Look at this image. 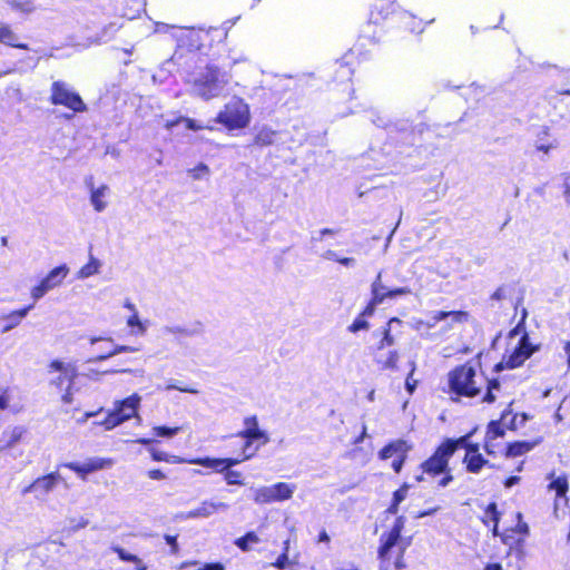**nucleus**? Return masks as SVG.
Instances as JSON below:
<instances>
[{
    "mask_svg": "<svg viewBox=\"0 0 570 570\" xmlns=\"http://www.w3.org/2000/svg\"><path fill=\"white\" fill-rule=\"evenodd\" d=\"M228 81L227 72L209 65L190 81L191 92L204 100H209L220 96Z\"/></svg>",
    "mask_w": 570,
    "mask_h": 570,
    "instance_id": "f257e3e1",
    "label": "nucleus"
},
{
    "mask_svg": "<svg viewBox=\"0 0 570 570\" xmlns=\"http://www.w3.org/2000/svg\"><path fill=\"white\" fill-rule=\"evenodd\" d=\"M449 386L454 394L466 397H473L481 391L475 382V370L466 364L449 373Z\"/></svg>",
    "mask_w": 570,
    "mask_h": 570,
    "instance_id": "f03ea898",
    "label": "nucleus"
},
{
    "mask_svg": "<svg viewBox=\"0 0 570 570\" xmlns=\"http://www.w3.org/2000/svg\"><path fill=\"white\" fill-rule=\"evenodd\" d=\"M250 120L248 105L240 98H233L218 112L216 121L228 129H242L248 126Z\"/></svg>",
    "mask_w": 570,
    "mask_h": 570,
    "instance_id": "7ed1b4c3",
    "label": "nucleus"
},
{
    "mask_svg": "<svg viewBox=\"0 0 570 570\" xmlns=\"http://www.w3.org/2000/svg\"><path fill=\"white\" fill-rule=\"evenodd\" d=\"M50 102L63 106L73 114L87 111V105L71 86L62 80L53 81L50 88Z\"/></svg>",
    "mask_w": 570,
    "mask_h": 570,
    "instance_id": "20e7f679",
    "label": "nucleus"
},
{
    "mask_svg": "<svg viewBox=\"0 0 570 570\" xmlns=\"http://www.w3.org/2000/svg\"><path fill=\"white\" fill-rule=\"evenodd\" d=\"M253 501L256 504H271L292 499L296 485L294 483L277 482L273 485L252 488Z\"/></svg>",
    "mask_w": 570,
    "mask_h": 570,
    "instance_id": "39448f33",
    "label": "nucleus"
},
{
    "mask_svg": "<svg viewBox=\"0 0 570 570\" xmlns=\"http://www.w3.org/2000/svg\"><path fill=\"white\" fill-rule=\"evenodd\" d=\"M140 403V396L132 394L129 397L116 402L115 409L108 416L100 423L106 430H111L122 422L136 415L137 409Z\"/></svg>",
    "mask_w": 570,
    "mask_h": 570,
    "instance_id": "423d86ee",
    "label": "nucleus"
},
{
    "mask_svg": "<svg viewBox=\"0 0 570 570\" xmlns=\"http://www.w3.org/2000/svg\"><path fill=\"white\" fill-rule=\"evenodd\" d=\"M199 48L198 39L193 32L185 33L178 39V46L171 61L179 67L189 68L191 61L197 57V50Z\"/></svg>",
    "mask_w": 570,
    "mask_h": 570,
    "instance_id": "0eeeda50",
    "label": "nucleus"
},
{
    "mask_svg": "<svg viewBox=\"0 0 570 570\" xmlns=\"http://www.w3.org/2000/svg\"><path fill=\"white\" fill-rule=\"evenodd\" d=\"M455 446L453 442H443L434 454L422 463L424 473L438 475L446 471L449 460L454 454Z\"/></svg>",
    "mask_w": 570,
    "mask_h": 570,
    "instance_id": "6e6552de",
    "label": "nucleus"
},
{
    "mask_svg": "<svg viewBox=\"0 0 570 570\" xmlns=\"http://www.w3.org/2000/svg\"><path fill=\"white\" fill-rule=\"evenodd\" d=\"M62 476L58 472L37 478L32 483L22 489V494L32 493L38 502H47L48 495L56 489Z\"/></svg>",
    "mask_w": 570,
    "mask_h": 570,
    "instance_id": "1a4fd4ad",
    "label": "nucleus"
},
{
    "mask_svg": "<svg viewBox=\"0 0 570 570\" xmlns=\"http://www.w3.org/2000/svg\"><path fill=\"white\" fill-rule=\"evenodd\" d=\"M69 268L66 264L55 267L49 274L40 282L39 285L31 289V297L38 301L43 297L49 291L59 286L67 277Z\"/></svg>",
    "mask_w": 570,
    "mask_h": 570,
    "instance_id": "9d476101",
    "label": "nucleus"
},
{
    "mask_svg": "<svg viewBox=\"0 0 570 570\" xmlns=\"http://www.w3.org/2000/svg\"><path fill=\"white\" fill-rule=\"evenodd\" d=\"M244 426V430L236 433V436L246 440L245 445L243 448V453L249 451L253 442L255 441H262V444H266L269 442V436L266 433V431L259 429L256 415L245 417Z\"/></svg>",
    "mask_w": 570,
    "mask_h": 570,
    "instance_id": "9b49d317",
    "label": "nucleus"
},
{
    "mask_svg": "<svg viewBox=\"0 0 570 570\" xmlns=\"http://www.w3.org/2000/svg\"><path fill=\"white\" fill-rule=\"evenodd\" d=\"M50 372L56 371L58 375L50 380V384L56 386L58 390H63L66 386L72 387L76 377L78 376V370L73 364H66L61 361H52L49 365Z\"/></svg>",
    "mask_w": 570,
    "mask_h": 570,
    "instance_id": "f8f14e48",
    "label": "nucleus"
},
{
    "mask_svg": "<svg viewBox=\"0 0 570 570\" xmlns=\"http://www.w3.org/2000/svg\"><path fill=\"white\" fill-rule=\"evenodd\" d=\"M404 528V518L399 517L391 530L387 533H384L381 535V546L379 548V557L380 559L385 562L389 561L391 558V551L394 547L397 546L401 532Z\"/></svg>",
    "mask_w": 570,
    "mask_h": 570,
    "instance_id": "ddd939ff",
    "label": "nucleus"
},
{
    "mask_svg": "<svg viewBox=\"0 0 570 570\" xmlns=\"http://www.w3.org/2000/svg\"><path fill=\"white\" fill-rule=\"evenodd\" d=\"M111 465H112V461L110 459H101V458H92L83 463L68 462V463L63 464V466L76 472L83 480L86 479L87 474L109 468Z\"/></svg>",
    "mask_w": 570,
    "mask_h": 570,
    "instance_id": "4468645a",
    "label": "nucleus"
},
{
    "mask_svg": "<svg viewBox=\"0 0 570 570\" xmlns=\"http://www.w3.org/2000/svg\"><path fill=\"white\" fill-rule=\"evenodd\" d=\"M229 509V504L220 501L205 500L194 510L183 513V519H206L212 517L216 512H225Z\"/></svg>",
    "mask_w": 570,
    "mask_h": 570,
    "instance_id": "2eb2a0df",
    "label": "nucleus"
},
{
    "mask_svg": "<svg viewBox=\"0 0 570 570\" xmlns=\"http://www.w3.org/2000/svg\"><path fill=\"white\" fill-rule=\"evenodd\" d=\"M533 353V348L529 342V337L524 334L520 341L518 346L513 350V352L507 357L505 366L509 368H514L520 366L527 358H529Z\"/></svg>",
    "mask_w": 570,
    "mask_h": 570,
    "instance_id": "dca6fc26",
    "label": "nucleus"
},
{
    "mask_svg": "<svg viewBox=\"0 0 570 570\" xmlns=\"http://www.w3.org/2000/svg\"><path fill=\"white\" fill-rule=\"evenodd\" d=\"M86 185L90 190V203L92 207L98 213L104 212L107 208L105 198L109 195V187L107 185L95 187L92 178L86 180Z\"/></svg>",
    "mask_w": 570,
    "mask_h": 570,
    "instance_id": "f3484780",
    "label": "nucleus"
},
{
    "mask_svg": "<svg viewBox=\"0 0 570 570\" xmlns=\"http://www.w3.org/2000/svg\"><path fill=\"white\" fill-rule=\"evenodd\" d=\"M384 289H385V285H383V283H382V272H380L371 285V293H372L371 302L367 304V306L364 308V311L360 314V316H362V317L371 316L374 313L375 307L384 302L381 296V291H384Z\"/></svg>",
    "mask_w": 570,
    "mask_h": 570,
    "instance_id": "a211bd4d",
    "label": "nucleus"
},
{
    "mask_svg": "<svg viewBox=\"0 0 570 570\" xmlns=\"http://www.w3.org/2000/svg\"><path fill=\"white\" fill-rule=\"evenodd\" d=\"M411 446L404 440H396L385 445L379 453L381 460H387L393 455H406Z\"/></svg>",
    "mask_w": 570,
    "mask_h": 570,
    "instance_id": "6ab92c4d",
    "label": "nucleus"
},
{
    "mask_svg": "<svg viewBox=\"0 0 570 570\" xmlns=\"http://www.w3.org/2000/svg\"><path fill=\"white\" fill-rule=\"evenodd\" d=\"M558 147V140L554 138H550L549 129L547 127L542 128L534 140V148L538 151L548 155L552 149Z\"/></svg>",
    "mask_w": 570,
    "mask_h": 570,
    "instance_id": "aec40b11",
    "label": "nucleus"
},
{
    "mask_svg": "<svg viewBox=\"0 0 570 570\" xmlns=\"http://www.w3.org/2000/svg\"><path fill=\"white\" fill-rule=\"evenodd\" d=\"M451 317L453 322L461 323L466 320L468 313L465 312H435L425 322L429 328L434 327L439 322Z\"/></svg>",
    "mask_w": 570,
    "mask_h": 570,
    "instance_id": "412c9836",
    "label": "nucleus"
},
{
    "mask_svg": "<svg viewBox=\"0 0 570 570\" xmlns=\"http://www.w3.org/2000/svg\"><path fill=\"white\" fill-rule=\"evenodd\" d=\"M19 37L13 32L10 26L0 22V43L9 47L28 49L26 43L18 42Z\"/></svg>",
    "mask_w": 570,
    "mask_h": 570,
    "instance_id": "4be33fe9",
    "label": "nucleus"
},
{
    "mask_svg": "<svg viewBox=\"0 0 570 570\" xmlns=\"http://www.w3.org/2000/svg\"><path fill=\"white\" fill-rule=\"evenodd\" d=\"M463 463L470 473H479L483 466L494 468V464L485 460L482 454H465Z\"/></svg>",
    "mask_w": 570,
    "mask_h": 570,
    "instance_id": "5701e85b",
    "label": "nucleus"
},
{
    "mask_svg": "<svg viewBox=\"0 0 570 570\" xmlns=\"http://www.w3.org/2000/svg\"><path fill=\"white\" fill-rule=\"evenodd\" d=\"M33 308V305L26 306L21 309L13 311L2 318L8 321V324L3 327L2 332L7 333L18 326L21 321L28 315V313Z\"/></svg>",
    "mask_w": 570,
    "mask_h": 570,
    "instance_id": "b1692460",
    "label": "nucleus"
},
{
    "mask_svg": "<svg viewBox=\"0 0 570 570\" xmlns=\"http://www.w3.org/2000/svg\"><path fill=\"white\" fill-rule=\"evenodd\" d=\"M193 464L202 465L204 468H209L215 470L217 473H222L224 475L226 471L225 461L224 459H216V458H199L196 460L190 461Z\"/></svg>",
    "mask_w": 570,
    "mask_h": 570,
    "instance_id": "393cba45",
    "label": "nucleus"
},
{
    "mask_svg": "<svg viewBox=\"0 0 570 570\" xmlns=\"http://www.w3.org/2000/svg\"><path fill=\"white\" fill-rule=\"evenodd\" d=\"M277 132L268 127H263L258 130L254 138V144L258 146H269L274 144Z\"/></svg>",
    "mask_w": 570,
    "mask_h": 570,
    "instance_id": "a878e982",
    "label": "nucleus"
},
{
    "mask_svg": "<svg viewBox=\"0 0 570 570\" xmlns=\"http://www.w3.org/2000/svg\"><path fill=\"white\" fill-rule=\"evenodd\" d=\"M101 263L99 259L90 255L89 262L78 272V278L83 279L99 273Z\"/></svg>",
    "mask_w": 570,
    "mask_h": 570,
    "instance_id": "bb28decb",
    "label": "nucleus"
},
{
    "mask_svg": "<svg viewBox=\"0 0 570 570\" xmlns=\"http://www.w3.org/2000/svg\"><path fill=\"white\" fill-rule=\"evenodd\" d=\"M376 363L381 365L382 370H397V362H399V353L397 351L393 350L390 351L386 355V357L377 356L375 358Z\"/></svg>",
    "mask_w": 570,
    "mask_h": 570,
    "instance_id": "cd10ccee",
    "label": "nucleus"
},
{
    "mask_svg": "<svg viewBox=\"0 0 570 570\" xmlns=\"http://www.w3.org/2000/svg\"><path fill=\"white\" fill-rule=\"evenodd\" d=\"M393 323H400V320L394 317V318H391L387 324H386V327L383 328V336L381 338V341L379 342L377 344V350H383L385 347H389V346H392L395 344V338L393 337V335L391 334V326Z\"/></svg>",
    "mask_w": 570,
    "mask_h": 570,
    "instance_id": "c85d7f7f",
    "label": "nucleus"
},
{
    "mask_svg": "<svg viewBox=\"0 0 570 570\" xmlns=\"http://www.w3.org/2000/svg\"><path fill=\"white\" fill-rule=\"evenodd\" d=\"M137 348L132 346L127 345H115L114 348L109 350L106 353H101L97 355L96 357L89 358L88 362H99L105 361L111 356H115L117 354L124 353V352H136Z\"/></svg>",
    "mask_w": 570,
    "mask_h": 570,
    "instance_id": "c756f323",
    "label": "nucleus"
},
{
    "mask_svg": "<svg viewBox=\"0 0 570 570\" xmlns=\"http://www.w3.org/2000/svg\"><path fill=\"white\" fill-rule=\"evenodd\" d=\"M258 542H259L258 535L255 532L250 531V532H247L245 535L238 538L235 541V544L242 551H249L250 550V544L252 543H258Z\"/></svg>",
    "mask_w": 570,
    "mask_h": 570,
    "instance_id": "7c9ffc66",
    "label": "nucleus"
},
{
    "mask_svg": "<svg viewBox=\"0 0 570 570\" xmlns=\"http://www.w3.org/2000/svg\"><path fill=\"white\" fill-rule=\"evenodd\" d=\"M531 450V445L528 442H514L508 445L507 456H519Z\"/></svg>",
    "mask_w": 570,
    "mask_h": 570,
    "instance_id": "2f4dec72",
    "label": "nucleus"
},
{
    "mask_svg": "<svg viewBox=\"0 0 570 570\" xmlns=\"http://www.w3.org/2000/svg\"><path fill=\"white\" fill-rule=\"evenodd\" d=\"M114 550L117 552V554L119 556V558L122 561L134 562L135 564H137V570H146L147 569L146 566L141 562V560L137 556L131 554L119 547L114 548Z\"/></svg>",
    "mask_w": 570,
    "mask_h": 570,
    "instance_id": "473e14b6",
    "label": "nucleus"
},
{
    "mask_svg": "<svg viewBox=\"0 0 570 570\" xmlns=\"http://www.w3.org/2000/svg\"><path fill=\"white\" fill-rule=\"evenodd\" d=\"M504 429L499 421H491L488 425L485 439L495 440L498 438L504 436Z\"/></svg>",
    "mask_w": 570,
    "mask_h": 570,
    "instance_id": "72a5a7b5",
    "label": "nucleus"
},
{
    "mask_svg": "<svg viewBox=\"0 0 570 570\" xmlns=\"http://www.w3.org/2000/svg\"><path fill=\"white\" fill-rule=\"evenodd\" d=\"M224 480L228 485H244V478L242 472L235 470H226Z\"/></svg>",
    "mask_w": 570,
    "mask_h": 570,
    "instance_id": "f704fd0d",
    "label": "nucleus"
},
{
    "mask_svg": "<svg viewBox=\"0 0 570 570\" xmlns=\"http://www.w3.org/2000/svg\"><path fill=\"white\" fill-rule=\"evenodd\" d=\"M257 450H258V446H256L250 452L247 451L246 453H243L244 454L243 458H226V459H224L226 470H232L233 466L242 463L243 461L249 460L250 458H253L255 455Z\"/></svg>",
    "mask_w": 570,
    "mask_h": 570,
    "instance_id": "c9c22d12",
    "label": "nucleus"
},
{
    "mask_svg": "<svg viewBox=\"0 0 570 570\" xmlns=\"http://www.w3.org/2000/svg\"><path fill=\"white\" fill-rule=\"evenodd\" d=\"M500 390V382L497 379L490 380L488 382L487 393L483 397V402L493 403L497 400L495 391Z\"/></svg>",
    "mask_w": 570,
    "mask_h": 570,
    "instance_id": "e433bc0d",
    "label": "nucleus"
},
{
    "mask_svg": "<svg viewBox=\"0 0 570 570\" xmlns=\"http://www.w3.org/2000/svg\"><path fill=\"white\" fill-rule=\"evenodd\" d=\"M549 488L554 490L558 497H563L568 490V481L564 476H559L550 483Z\"/></svg>",
    "mask_w": 570,
    "mask_h": 570,
    "instance_id": "4c0bfd02",
    "label": "nucleus"
},
{
    "mask_svg": "<svg viewBox=\"0 0 570 570\" xmlns=\"http://www.w3.org/2000/svg\"><path fill=\"white\" fill-rule=\"evenodd\" d=\"M412 291L410 287H397V288H394V289H384V291H381V296H382V299L385 301L386 298H395L396 296H400V295H407V294H411Z\"/></svg>",
    "mask_w": 570,
    "mask_h": 570,
    "instance_id": "58836bf2",
    "label": "nucleus"
},
{
    "mask_svg": "<svg viewBox=\"0 0 570 570\" xmlns=\"http://www.w3.org/2000/svg\"><path fill=\"white\" fill-rule=\"evenodd\" d=\"M409 365H410V373L407 374V376L405 379V390L410 394H412L415 391L416 383H417L415 380H413V374L416 370V363H415V361H410Z\"/></svg>",
    "mask_w": 570,
    "mask_h": 570,
    "instance_id": "ea45409f",
    "label": "nucleus"
},
{
    "mask_svg": "<svg viewBox=\"0 0 570 570\" xmlns=\"http://www.w3.org/2000/svg\"><path fill=\"white\" fill-rule=\"evenodd\" d=\"M371 121L377 126V127H382V128H394L395 126H390V120L389 118L386 117V115H383L381 112H377V111H372L371 112Z\"/></svg>",
    "mask_w": 570,
    "mask_h": 570,
    "instance_id": "a19ab883",
    "label": "nucleus"
},
{
    "mask_svg": "<svg viewBox=\"0 0 570 570\" xmlns=\"http://www.w3.org/2000/svg\"><path fill=\"white\" fill-rule=\"evenodd\" d=\"M487 515L490 518L491 521H493L494 523V527H493V534L497 535L498 533V523H499V520H500V513L497 509V504L493 502V503H490L487 508V511H485Z\"/></svg>",
    "mask_w": 570,
    "mask_h": 570,
    "instance_id": "79ce46f5",
    "label": "nucleus"
},
{
    "mask_svg": "<svg viewBox=\"0 0 570 570\" xmlns=\"http://www.w3.org/2000/svg\"><path fill=\"white\" fill-rule=\"evenodd\" d=\"M10 4L13 9L22 12H32L35 9L32 0H12Z\"/></svg>",
    "mask_w": 570,
    "mask_h": 570,
    "instance_id": "37998d69",
    "label": "nucleus"
},
{
    "mask_svg": "<svg viewBox=\"0 0 570 570\" xmlns=\"http://www.w3.org/2000/svg\"><path fill=\"white\" fill-rule=\"evenodd\" d=\"M368 327H370L368 322H367L364 317H362V316H360V315H358V316L353 321V323L348 326V328H347V330H348L351 333H357V332H360V331L367 330Z\"/></svg>",
    "mask_w": 570,
    "mask_h": 570,
    "instance_id": "c03bdc74",
    "label": "nucleus"
},
{
    "mask_svg": "<svg viewBox=\"0 0 570 570\" xmlns=\"http://www.w3.org/2000/svg\"><path fill=\"white\" fill-rule=\"evenodd\" d=\"M179 428H168V426H156L154 428V432L156 436L160 438H171L178 433Z\"/></svg>",
    "mask_w": 570,
    "mask_h": 570,
    "instance_id": "a18cd8bd",
    "label": "nucleus"
},
{
    "mask_svg": "<svg viewBox=\"0 0 570 570\" xmlns=\"http://www.w3.org/2000/svg\"><path fill=\"white\" fill-rule=\"evenodd\" d=\"M112 32H114V26L112 24H109V26L105 27L101 30V33L98 35V37L95 39L94 42L97 43V45L102 43V42H107L112 37Z\"/></svg>",
    "mask_w": 570,
    "mask_h": 570,
    "instance_id": "49530a36",
    "label": "nucleus"
},
{
    "mask_svg": "<svg viewBox=\"0 0 570 570\" xmlns=\"http://www.w3.org/2000/svg\"><path fill=\"white\" fill-rule=\"evenodd\" d=\"M188 173L191 175L194 179H200L203 175H206L209 173V168L207 165L200 163L195 168L189 169Z\"/></svg>",
    "mask_w": 570,
    "mask_h": 570,
    "instance_id": "de8ad7c7",
    "label": "nucleus"
},
{
    "mask_svg": "<svg viewBox=\"0 0 570 570\" xmlns=\"http://www.w3.org/2000/svg\"><path fill=\"white\" fill-rule=\"evenodd\" d=\"M24 433V429L21 428V426H16L12 429V431L10 432V439L8 441V446H12L14 445L17 442L20 441V439L22 438V434Z\"/></svg>",
    "mask_w": 570,
    "mask_h": 570,
    "instance_id": "09e8293b",
    "label": "nucleus"
},
{
    "mask_svg": "<svg viewBox=\"0 0 570 570\" xmlns=\"http://www.w3.org/2000/svg\"><path fill=\"white\" fill-rule=\"evenodd\" d=\"M11 394L9 389H0V410L4 411L9 407Z\"/></svg>",
    "mask_w": 570,
    "mask_h": 570,
    "instance_id": "8fccbe9b",
    "label": "nucleus"
},
{
    "mask_svg": "<svg viewBox=\"0 0 570 570\" xmlns=\"http://www.w3.org/2000/svg\"><path fill=\"white\" fill-rule=\"evenodd\" d=\"M409 487L406 484L402 485L399 490H396L393 494V501L395 503H401L405 500L407 495Z\"/></svg>",
    "mask_w": 570,
    "mask_h": 570,
    "instance_id": "3c124183",
    "label": "nucleus"
},
{
    "mask_svg": "<svg viewBox=\"0 0 570 570\" xmlns=\"http://www.w3.org/2000/svg\"><path fill=\"white\" fill-rule=\"evenodd\" d=\"M273 566L279 570H284L286 569V567L288 566V556L286 552H283L277 559L276 561L273 563Z\"/></svg>",
    "mask_w": 570,
    "mask_h": 570,
    "instance_id": "603ef678",
    "label": "nucleus"
},
{
    "mask_svg": "<svg viewBox=\"0 0 570 570\" xmlns=\"http://www.w3.org/2000/svg\"><path fill=\"white\" fill-rule=\"evenodd\" d=\"M127 324H128V326H130V327H136V326H137V327L139 328V332H140V333H144V332H145V327H144V325L141 324V322H140V320H139V317H138L137 313H134V315H132V316H130V317L128 318Z\"/></svg>",
    "mask_w": 570,
    "mask_h": 570,
    "instance_id": "864d4df0",
    "label": "nucleus"
},
{
    "mask_svg": "<svg viewBox=\"0 0 570 570\" xmlns=\"http://www.w3.org/2000/svg\"><path fill=\"white\" fill-rule=\"evenodd\" d=\"M165 541L167 542V544L170 546L171 553L176 554L178 552L177 537L170 535V534H166L165 535Z\"/></svg>",
    "mask_w": 570,
    "mask_h": 570,
    "instance_id": "5fc2aeb1",
    "label": "nucleus"
},
{
    "mask_svg": "<svg viewBox=\"0 0 570 570\" xmlns=\"http://www.w3.org/2000/svg\"><path fill=\"white\" fill-rule=\"evenodd\" d=\"M470 435H464V436H461L459 438L458 440H446L445 442H453L454 446H455V450L459 449V448H465L466 449V444H469L468 440H469Z\"/></svg>",
    "mask_w": 570,
    "mask_h": 570,
    "instance_id": "6e6d98bb",
    "label": "nucleus"
},
{
    "mask_svg": "<svg viewBox=\"0 0 570 570\" xmlns=\"http://www.w3.org/2000/svg\"><path fill=\"white\" fill-rule=\"evenodd\" d=\"M72 389H73V386L72 387L66 386V389H65V393L61 396V401L65 404L72 403V401H73V391H72Z\"/></svg>",
    "mask_w": 570,
    "mask_h": 570,
    "instance_id": "4d7b16f0",
    "label": "nucleus"
},
{
    "mask_svg": "<svg viewBox=\"0 0 570 570\" xmlns=\"http://www.w3.org/2000/svg\"><path fill=\"white\" fill-rule=\"evenodd\" d=\"M406 455H397L392 462L393 470L399 473L402 470Z\"/></svg>",
    "mask_w": 570,
    "mask_h": 570,
    "instance_id": "13d9d810",
    "label": "nucleus"
},
{
    "mask_svg": "<svg viewBox=\"0 0 570 570\" xmlns=\"http://www.w3.org/2000/svg\"><path fill=\"white\" fill-rule=\"evenodd\" d=\"M166 390H179V391H181V392H186V393L198 394V390H196V389H190V387H180V386H178V385H176V384H173V383H171V384H168V385L166 386Z\"/></svg>",
    "mask_w": 570,
    "mask_h": 570,
    "instance_id": "bf43d9fd",
    "label": "nucleus"
},
{
    "mask_svg": "<svg viewBox=\"0 0 570 570\" xmlns=\"http://www.w3.org/2000/svg\"><path fill=\"white\" fill-rule=\"evenodd\" d=\"M507 297V291L504 286L497 288V291L492 294L491 298L494 301H501Z\"/></svg>",
    "mask_w": 570,
    "mask_h": 570,
    "instance_id": "052dcab7",
    "label": "nucleus"
},
{
    "mask_svg": "<svg viewBox=\"0 0 570 570\" xmlns=\"http://www.w3.org/2000/svg\"><path fill=\"white\" fill-rule=\"evenodd\" d=\"M444 473V476L439 481V487L445 488L450 484V482L453 480V476L450 472V470L446 469Z\"/></svg>",
    "mask_w": 570,
    "mask_h": 570,
    "instance_id": "680f3d73",
    "label": "nucleus"
},
{
    "mask_svg": "<svg viewBox=\"0 0 570 570\" xmlns=\"http://www.w3.org/2000/svg\"><path fill=\"white\" fill-rule=\"evenodd\" d=\"M165 331L167 333H171V334H175V333H180V334H184V335H193V332L188 331V330H185L180 326H174V327H166Z\"/></svg>",
    "mask_w": 570,
    "mask_h": 570,
    "instance_id": "e2e57ef3",
    "label": "nucleus"
},
{
    "mask_svg": "<svg viewBox=\"0 0 570 570\" xmlns=\"http://www.w3.org/2000/svg\"><path fill=\"white\" fill-rule=\"evenodd\" d=\"M147 474L153 480H164L166 478L165 473L159 469L150 470Z\"/></svg>",
    "mask_w": 570,
    "mask_h": 570,
    "instance_id": "0e129e2a",
    "label": "nucleus"
},
{
    "mask_svg": "<svg viewBox=\"0 0 570 570\" xmlns=\"http://www.w3.org/2000/svg\"><path fill=\"white\" fill-rule=\"evenodd\" d=\"M197 570H225L224 566L219 562L206 563Z\"/></svg>",
    "mask_w": 570,
    "mask_h": 570,
    "instance_id": "69168bd1",
    "label": "nucleus"
},
{
    "mask_svg": "<svg viewBox=\"0 0 570 570\" xmlns=\"http://www.w3.org/2000/svg\"><path fill=\"white\" fill-rule=\"evenodd\" d=\"M323 258L338 263L341 257L335 250L328 249L323 254Z\"/></svg>",
    "mask_w": 570,
    "mask_h": 570,
    "instance_id": "338daca9",
    "label": "nucleus"
},
{
    "mask_svg": "<svg viewBox=\"0 0 570 570\" xmlns=\"http://www.w3.org/2000/svg\"><path fill=\"white\" fill-rule=\"evenodd\" d=\"M150 453L154 461H167V454L165 452L151 450Z\"/></svg>",
    "mask_w": 570,
    "mask_h": 570,
    "instance_id": "774afa93",
    "label": "nucleus"
}]
</instances>
